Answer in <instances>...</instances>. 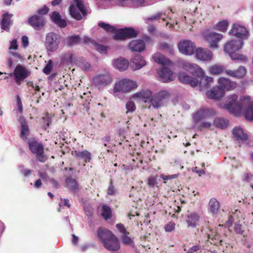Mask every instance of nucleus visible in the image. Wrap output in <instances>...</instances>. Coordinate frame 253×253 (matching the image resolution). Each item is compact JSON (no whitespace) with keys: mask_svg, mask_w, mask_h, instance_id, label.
Returning a JSON list of instances; mask_svg holds the SVG:
<instances>
[{"mask_svg":"<svg viewBox=\"0 0 253 253\" xmlns=\"http://www.w3.org/2000/svg\"><path fill=\"white\" fill-rule=\"evenodd\" d=\"M238 98L236 94L228 96L222 107L236 116L243 113L246 120L253 121V101L249 96L243 97L239 101H237Z\"/></svg>","mask_w":253,"mask_h":253,"instance_id":"f257e3e1","label":"nucleus"},{"mask_svg":"<svg viewBox=\"0 0 253 253\" xmlns=\"http://www.w3.org/2000/svg\"><path fill=\"white\" fill-rule=\"evenodd\" d=\"M97 236L107 250L117 251L120 249L119 240L111 231L101 227H99L97 230Z\"/></svg>","mask_w":253,"mask_h":253,"instance_id":"f03ea898","label":"nucleus"},{"mask_svg":"<svg viewBox=\"0 0 253 253\" xmlns=\"http://www.w3.org/2000/svg\"><path fill=\"white\" fill-rule=\"evenodd\" d=\"M243 45V42L241 40H233L227 42L224 46L225 52L229 54L231 59L234 61L239 60L245 62L247 58L241 54L236 53Z\"/></svg>","mask_w":253,"mask_h":253,"instance_id":"7ed1b4c3","label":"nucleus"},{"mask_svg":"<svg viewBox=\"0 0 253 253\" xmlns=\"http://www.w3.org/2000/svg\"><path fill=\"white\" fill-rule=\"evenodd\" d=\"M27 143L31 152L35 155L36 159L40 162H45L47 158L44 153L43 145L34 138L29 139Z\"/></svg>","mask_w":253,"mask_h":253,"instance_id":"20e7f679","label":"nucleus"},{"mask_svg":"<svg viewBox=\"0 0 253 253\" xmlns=\"http://www.w3.org/2000/svg\"><path fill=\"white\" fill-rule=\"evenodd\" d=\"M76 3L70 6V14L71 16L77 20H81L82 16L85 17L87 15V9L82 0H73Z\"/></svg>","mask_w":253,"mask_h":253,"instance_id":"39448f33","label":"nucleus"},{"mask_svg":"<svg viewBox=\"0 0 253 253\" xmlns=\"http://www.w3.org/2000/svg\"><path fill=\"white\" fill-rule=\"evenodd\" d=\"M202 36L204 40L209 44V46L211 48H217L218 46V43L223 38L222 34L211 31L208 29L203 32Z\"/></svg>","mask_w":253,"mask_h":253,"instance_id":"423d86ee","label":"nucleus"},{"mask_svg":"<svg viewBox=\"0 0 253 253\" xmlns=\"http://www.w3.org/2000/svg\"><path fill=\"white\" fill-rule=\"evenodd\" d=\"M137 87L136 83L129 79H123L116 83L114 87V91L127 92Z\"/></svg>","mask_w":253,"mask_h":253,"instance_id":"0eeeda50","label":"nucleus"},{"mask_svg":"<svg viewBox=\"0 0 253 253\" xmlns=\"http://www.w3.org/2000/svg\"><path fill=\"white\" fill-rule=\"evenodd\" d=\"M169 97L170 94L168 91L161 90L152 96L150 102L153 107L158 108L162 106Z\"/></svg>","mask_w":253,"mask_h":253,"instance_id":"6e6552de","label":"nucleus"},{"mask_svg":"<svg viewBox=\"0 0 253 253\" xmlns=\"http://www.w3.org/2000/svg\"><path fill=\"white\" fill-rule=\"evenodd\" d=\"M60 39V35L56 33L53 32L47 33L45 41V46L46 49L52 52L55 51L58 47Z\"/></svg>","mask_w":253,"mask_h":253,"instance_id":"1a4fd4ad","label":"nucleus"},{"mask_svg":"<svg viewBox=\"0 0 253 253\" xmlns=\"http://www.w3.org/2000/svg\"><path fill=\"white\" fill-rule=\"evenodd\" d=\"M137 36V33L133 28H125L116 30L114 36V39L123 41L127 39L135 38Z\"/></svg>","mask_w":253,"mask_h":253,"instance_id":"9d476101","label":"nucleus"},{"mask_svg":"<svg viewBox=\"0 0 253 253\" xmlns=\"http://www.w3.org/2000/svg\"><path fill=\"white\" fill-rule=\"evenodd\" d=\"M215 111L212 108H201L193 115V120L195 124H198L203 119L209 118L215 116Z\"/></svg>","mask_w":253,"mask_h":253,"instance_id":"9b49d317","label":"nucleus"},{"mask_svg":"<svg viewBox=\"0 0 253 253\" xmlns=\"http://www.w3.org/2000/svg\"><path fill=\"white\" fill-rule=\"evenodd\" d=\"M30 72L24 66L18 65L16 66L12 73L9 74V76H13L14 80L18 85L21 84V81L24 80L30 75Z\"/></svg>","mask_w":253,"mask_h":253,"instance_id":"f8f14e48","label":"nucleus"},{"mask_svg":"<svg viewBox=\"0 0 253 253\" xmlns=\"http://www.w3.org/2000/svg\"><path fill=\"white\" fill-rule=\"evenodd\" d=\"M28 23L34 30L40 31L44 27L46 22L43 16L34 14L29 17L28 19Z\"/></svg>","mask_w":253,"mask_h":253,"instance_id":"ddd939ff","label":"nucleus"},{"mask_svg":"<svg viewBox=\"0 0 253 253\" xmlns=\"http://www.w3.org/2000/svg\"><path fill=\"white\" fill-rule=\"evenodd\" d=\"M178 48L181 53L185 55H191L195 49V45L189 40H183L179 42Z\"/></svg>","mask_w":253,"mask_h":253,"instance_id":"4468645a","label":"nucleus"},{"mask_svg":"<svg viewBox=\"0 0 253 253\" xmlns=\"http://www.w3.org/2000/svg\"><path fill=\"white\" fill-rule=\"evenodd\" d=\"M229 34L240 39L247 38L249 36V32L247 29L238 24H233Z\"/></svg>","mask_w":253,"mask_h":253,"instance_id":"2eb2a0df","label":"nucleus"},{"mask_svg":"<svg viewBox=\"0 0 253 253\" xmlns=\"http://www.w3.org/2000/svg\"><path fill=\"white\" fill-rule=\"evenodd\" d=\"M183 69L197 77L203 75V71L197 65L184 61L181 63Z\"/></svg>","mask_w":253,"mask_h":253,"instance_id":"dca6fc26","label":"nucleus"},{"mask_svg":"<svg viewBox=\"0 0 253 253\" xmlns=\"http://www.w3.org/2000/svg\"><path fill=\"white\" fill-rule=\"evenodd\" d=\"M111 76L108 73L99 74L93 79L94 84L98 86H106L112 82Z\"/></svg>","mask_w":253,"mask_h":253,"instance_id":"f3484780","label":"nucleus"},{"mask_svg":"<svg viewBox=\"0 0 253 253\" xmlns=\"http://www.w3.org/2000/svg\"><path fill=\"white\" fill-rule=\"evenodd\" d=\"M217 82L219 87L223 90L224 93L225 90H233L237 86L236 82L224 77L219 78Z\"/></svg>","mask_w":253,"mask_h":253,"instance_id":"a211bd4d","label":"nucleus"},{"mask_svg":"<svg viewBox=\"0 0 253 253\" xmlns=\"http://www.w3.org/2000/svg\"><path fill=\"white\" fill-rule=\"evenodd\" d=\"M116 227L122 234V240L124 244L126 245H131L132 244L133 245V239L129 236V235L130 234L129 232L126 230V229L123 224H117L116 225Z\"/></svg>","mask_w":253,"mask_h":253,"instance_id":"6ab92c4d","label":"nucleus"},{"mask_svg":"<svg viewBox=\"0 0 253 253\" xmlns=\"http://www.w3.org/2000/svg\"><path fill=\"white\" fill-rule=\"evenodd\" d=\"M13 16V14L8 12L4 13L2 15V18L0 21V28L2 30L9 32L10 26L13 24V20H11Z\"/></svg>","mask_w":253,"mask_h":253,"instance_id":"aec40b11","label":"nucleus"},{"mask_svg":"<svg viewBox=\"0 0 253 253\" xmlns=\"http://www.w3.org/2000/svg\"><path fill=\"white\" fill-rule=\"evenodd\" d=\"M212 56V52L208 49L201 47L196 50V57L200 60L211 61Z\"/></svg>","mask_w":253,"mask_h":253,"instance_id":"412c9836","label":"nucleus"},{"mask_svg":"<svg viewBox=\"0 0 253 253\" xmlns=\"http://www.w3.org/2000/svg\"><path fill=\"white\" fill-rule=\"evenodd\" d=\"M157 73L161 81L164 83L169 82L174 80L173 72L168 68L164 67Z\"/></svg>","mask_w":253,"mask_h":253,"instance_id":"4be33fe9","label":"nucleus"},{"mask_svg":"<svg viewBox=\"0 0 253 253\" xmlns=\"http://www.w3.org/2000/svg\"><path fill=\"white\" fill-rule=\"evenodd\" d=\"M72 154L75 156L76 159L79 160H83L84 163H89L91 159V155L90 152L87 150H84L82 151L75 150L72 151Z\"/></svg>","mask_w":253,"mask_h":253,"instance_id":"5701e85b","label":"nucleus"},{"mask_svg":"<svg viewBox=\"0 0 253 253\" xmlns=\"http://www.w3.org/2000/svg\"><path fill=\"white\" fill-rule=\"evenodd\" d=\"M206 95L209 99L218 100L224 95V92L219 86H217L213 87L210 91H208Z\"/></svg>","mask_w":253,"mask_h":253,"instance_id":"b1692460","label":"nucleus"},{"mask_svg":"<svg viewBox=\"0 0 253 253\" xmlns=\"http://www.w3.org/2000/svg\"><path fill=\"white\" fill-rule=\"evenodd\" d=\"M178 80L181 83L189 84L193 87L197 86L198 85V79L193 78L185 73H179Z\"/></svg>","mask_w":253,"mask_h":253,"instance_id":"393cba45","label":"nucleus"},{"mask_svg":"<svg viewBox=\"0 0 253 253\" xmlns=\"http://www.w3.org/2000/svg\"><path fill=\"white\" fill-rule=\"evenodd\" d=\"M247 73V70L245 67L240 66L239 67L235 70L231 69L226 70L225 73L229 76L241 79L244 77Z\"/></svg>","mask_w":253,"mask_h":253,"instance_id":"a878e982","label":"nucleus"},{"mask_svg":"<svg viewBox=\"0 0 253 253\" xmlns=\"http://www.w3.org/2000/svg\"><path fill=\"white\" fill-rule=\"evenodd\" d=\"M197 78L200 79V81L199 80L198 84H199L201 90H205L209 88L213 82V78L205 76L204 72L202 76H198Z\"/></svg>","mask_w":253,"mask_h":253,"instance_id":"bb28decb","label":"nucleus"},{"mask_svg":"<svg viewBox=\"0 0 253 253\" xmlns=\"http://www.w3.org/2000/svg\"><path fill=\"white\" fill-rule=\"evenodd\" d=\"M200 216L196 212H192L189 214L186 219V222L188 228H196L199 224Z\"/></svg>","mask_w":253,"mask_h":253,"instance_id":"cd10ccee","label":"nucleus"},{"mask_svg":"<svg viewBox=\"0 0 253 253\" xmlns=\"http://www.w3.org/2000/svg\"><path fill=\"white\" fill-rule=\"evenodd\" d=\"M129 48L132 51L140 52L145 48V44L142 40H133L129 44Z\"/></svg>","mask_w":253,"mask_h":253,"instance_id":"c85d7f7f","label":"nucleus"},{"mask_svg":"<svg viewBox=\"0 0 253 253\" xmlns=\"http://www.w3.org/2000/svg\"><path fill=\"white\" fill-rule=\"evenodd\" d=\"M51 21L56 25L61 28H64L67 26V22L65 19L61 18V16L59 12L53 11L50 14Z\"/></svg>","mask_w":253,"mask_h":253,"instance_id":"c756f323","label":"nucleus"},{"mask_svg":"<svg viewBox=\"0 0 253 253\" xmlns=\"http://www.w3.org/2000/svg\"><path fill=\"white\" fill-rule=\"evenodd\" d=\"M152 92L150 90H142L141 91L133 94L132 98L134 99H140L146 102L147 99H150L152 97Z\"/></svg>","mask_w":253,"mask_h":253,"instance_id":"7c9ffc66","label":"nucleus"},{"mask_svg":"<svg viewBox=\"0 0 253 253\" xmlns=\"http://www.w3.org/2000/svg\"><path fill=\"white\" fill-rule=\"evenodd\" d=\"M131 67L135 70H139L146 65V61L140 54H136L131 59Z\"/></svg>","mask_w":253,"mask_h":253,"instance_id":"2f4dec72","label":"nucleus"},{"mask_svg":"<svg viewBox=\"0 0 253 253\" xmlns=\"http://www.w3.org/2000/svg\"><path fill=\"white\" fill-rule=\"evenodd\" d=\"M219 202L214 198H212L209 202V211L213 215H215L218 212L220 209Z\"/></svg>","mask_w":253,"mask_h":253,"instance_id":"473e14b6","label":"nucleus"},{"mask_svg":"<svg viewBox=\"0 0 253 253\" xmlns=\"http://www.w3.org/2000/svg\"><path fill=\"white\" fill-rule=\"evenodd\" d=\"M233 134L237 140L245 141L248 139V135L243 132L240 127H235L232 131Z\"/></svg>","mask_w":253,"mask_h":253,"instance_id":"72a5a7b5","label":"nucleus"},{"mask_svg":"<svg viewBox=\"0 0 253 253\" xmlns=\"http://www.w3.org/2000/svg\"><path fill=\"white\" fill-rule=\"evenodd\" d=\"M114 65L117 69L120 71H124L127 69L128 62L126 60L120 58L115 60Z\"/></svg>","mask_w":253,"mask_h":253,"instance_id":"f704fd0d","label":"nucleus"},{"mask_svg":"<svg viewBox=\"0 0 253 253\" xmlns=\"http://www.w3.org/2000/svg\"><path fill=\"white\" fill-rule=\"evenodd\" d=\"M66 187L72 192H75L78 189L79 185L76 179L69 177L66 179Z\"/></svg>","mask_w":253,"mask_h":253,"instance_id":"c9c22d12","label":"nucleus"},{"mask_svg":"<svg viewBox=\"0 0 253 253\" xmlns=\"http://www.w3.org/2000/svg\"><path fill=\"white\" fill-rule=\"evenodd\" d=\"M228 124L229 121L227 119L221 117L216 118L213 123L214 126L221 129H223L226 127L228 126Z\"/></svg>","mask_w":253,"mask_h":253,"instance_id":"e433bc0d","label":"nucleus"},{"mask_svg":"<svg viewBox=\"0 0 253 253\" xmlns=\"http://www.w3.org/2000/svg\"><path fill=\"white\" fill-rule=\"evenodd\" d=\"M153 59L156 63L161 65H168L170 63V60L160 53H155L153 55Z\"/></svg>","mask_w":253,"mask_h":253,"instance_id":"4c0bfd02","label":"nucleus"},{"mask_svg":"<svg viewBox=\"0 0 253 253\" xmlns=\"http://www.w3.org/2000/svg\"><path fill=\"white\" fill-rule=\"evenodd\" d=\"M81 41L79 35H74L68 37L66 39V43L68 46H72L79 43Z\"/></svg>","mask_w":253,"mask_h":253,"instance_id":"58836bf2","label":"nucleus"},{"mask_svg":"<svg viewBox=\"0 0 253 253\" xmlns=\"http://www.w3.org/2000/svg\"><path fill=\"white\" fill-rule=\"evenodd\" d=\"M225 70L223 66L217 64L211 66L209 68L210 74L213 75H219L224 72H225Z\"/></svg>","mask_w":253,"mask_h":253,"instance_id":"ea45409f","label":"nucleus"},{"mask_svg":"<svg viewBox=\"0 0 253 253\" xmlns=\"http://www.w3.org/2000/svg\"><path fill=\"white\" fill-rule=\"evenodd\" d=\"M228 26V22L227 20H223L217 23L214 26V29L216 30L224 32L226 31Z\"/></svg>","mask_w":253,"mask_h":253,"instance_id":"a19ab883","label":"nucleus"},{"mask_svg":"<svg viewBox=\"0 0 253 253\" xmlns=\"http://www.w3.org/2000/svg\"><path fill=\"white\" fill-rule=\"evenodd\" d=\"M101 215L105 220L110 219L112 217V211L111 208L107 206H103Z\"/></svg>","mask_w":253,"mask_h":253,"instance_id":"79ce46f5","label":"nucleus"},{"mask_svg":"<svg viewBox=\"0 0 253 253\" xmlns=\"http://www.w3.org/2000/svg\"><path fill=\"white\" fill-rule=\"evenodd\" d=\"M158 176H150L147 179L146 183L150 188H154L158 184L157 182Z\"/></svg>","mask_w":253,"mask_h":253,"instance_id":"37998d69","label":"nucleus"},{"mask_svg":"<svg viewBox=\"0 0 253 253\" xmlns=\"http://www.w3.org/2000/svg\"><path fill=\"white\" fill-rule=\"evenodd\" d=\"M98 26L99 27L102 28L106 32H112L115 34V32L116 31L115 28L113 26H111V25L105 23L103 22H99L98 24Z\"/></svg>","mask_w":253,"mask_h":253,"instance_id":"c03bdc74","label":"nucleus"},{"mask_svg":"<svg viewBox=\"0 0 253 253\" xmlns=\"http://www.w3.org/2000/svg\"><path fill=\"white\" fill-rule=\"evenodd\" d=\"M30 134V129L29 126L27 125L21 126V132L20 136V137L24 140H26L27 139V137Z\"/></svg>","mask_w":253,"mask_h":253,"instance_id":"a18cd8bd","label":"nucleus"},{"mask_svg":"<svg viewBox=\"0 0 253 253\" xmlns=\"http://www.w3.org/2000/svg\"><path fill=\"white\" fill-rule=\"evenodd\" d=\"M126 108L127 110L126 113L133 112L135 110L136 107L134 102L132 101H128L126 105Z\"/></svg>","mask_w":253,"mask_h":253,"instance_id":"49530a36","label":"nucleus"},{"mask_svg":"<svg viewBox=\"0 0 253 253\" xmlns=\"http://www.w3.org/2000/svg\"><path fill=\"white\" fill-rule=\"evenodd\" d=\"M234 230L237 234L246 236L245 232L243 229L242 225L239 223H235L234 227Z\"/></svg>","mask_w":253,"mask_h":253,"instance_id":"de8ad7c7","label":"nucleus"},{"mask_svg":"<svg viewBox=\"0 0 253 253\" xmlns=\"http://www.w3.org/2000/svg\"><path fill=\"white\" fill-rule=\"evenodd\" d=\"M159 48L160 49L166 50L169 53H171L172 50L171 45L166 42L160 43Z\"/></svg>","mask_w":253,"mask_h":253,"instance_id":"09e8293b","label":"nucleus"},{"mask_svg":"<svg viewBox=\"0 0 253 253\" xmlns=\"http://www.w3.org/2000/svg\"><path fill=\"white\" fill-rule=\"evenodd\" d=\"M202 246L200 245H196L190 247L187 251L186 253H194L201 250Z\"/></svg>","mask_w":253,"mask_h":253,"instance_id":"8fccbe9b","label":"nucleus"},{"mask_svg":"<svg viewBox=\"0 0 253 253\" xmlns=\"http://www.w3.org/2000/svg\"><path fill=\"white\" fill-rule=\"evenodd\" d=\"M164 228L166 232H171L175 228V223L173 222H169L165 226Z\"/></svg>","mask_w":253,"mask_h":253,"instance_id":"3c124183","label":"nucleus"},{"mask_svg":"<svg viewBox=\"0 0 253 253\" xmlns=\"http://www.w3.org/2000/svg\"><path fill=\"white\" fill-rule=\"evenodd\" d=\"M52 68V67L51 61V60H50L49 61V62L47 63V64L45 66V67L43 68V72L45 74L48 75L50 74V73H51Z\"/></svg>","mask_w":253,"mask_h":253,"instance_id":"603ef678","label":"nucleus"},{"mask_svg":"<svg viewBox=\"0 0 253 253\" xmlns=\"http://www.w3.org/2000/svg\"><path fill=\"white\" fill-rule=\"evenodd\" d=\"M116 190L114 186L113 185V181L111 180L110 184L107 189V194L109 195H114L115 193Z\"/></svg>","mask_w":253,"mask_h":253,"instance_id":"864d4df0","label":"nucleus"},{"mask_svg":"<svg viewBox=\"0 0 253 253\" xmlns=\"http://www.w3.org/2000/svg\"><path fill=\"white\" fill-rule=\"evenodd\" d=\"M160 177L165 181H167L171 179H174L176 178L177 177V174H172V175H166L164 174H161L160 175ZM164 183H166V181H164Z\"/></svg>","mask_w":253,"mask_h":253,"instance_id":"5fc2aeb1","label":"nucleus"},{"mask_svg":"<svg viewBox=\"0 0 253 253\" xmlns=\"http://www.w3.org/2000/svg\"><path fill=\"white\" fill-rule=\"evenodd\" d=\"M17 104L18 106V112L20 113H22L23 112V105L19 96H17Z\"/></svg>","mask_w":253,"mask_h":253,"instance_id":"6e6d98bb","label":"nucleus"},{"mask_svg":"<svg viewBox=\"0 0 253 253\" xmlns=\"http://www.w3.org/2000/svg\"><path fill=\"white\" fill-rule=\"evenodd\" d=\"M49 8L46 6H44L42 8L39 9L38 10V13L39 14L44 15L48 13L49 11Z\"/></svg>","mask_w":253,"mask_h":253,"instance_id":"4d7b16f0","label":"nucleus"},{"mask_svg":"<svg viewBox=\"0 0 253 253\" xmlns=\"http://www.w3.org/2000/svg\"><path fill=\"white\" fill-rule=\"evenodd\" d=\"M22 45L24 47H27L29 45L28 38L26 36H23L22 37Z\"/></svg>","mask_w":253,"mask_h":253,"instance_id":"13d9d810","label":"nucleus"},{"mask_svg":"<svg viewBox=\"0 0 253 253\" xmlns=\"http://www.w3.org/2000/svg\"><path fill=\"white\" fill-rule=\"evenodd\" d=\"M18 48V45H17V42L16 39L13 40L10 42V46L9 47V49H14L16 50Z\"/></svg>","mask_w":253,"mask_h":253,"instance_id":"bf43d9fd","label":"nucleus"},{"mask_svg":"<svg viewBox=\"0 0 253 253\" xmlns=\"http://www.w3.org/2000/svg\"><path fill=\"white\" fill-rule=\"evenodd\" d=\"M82 41L83 43L84 44H92L93 43V41L91 40V39L88 37H84Z\"/></svg>","mask_w":253,"mask_h":253,"instance_id":"052dcab7","label":"nucleus"},{"mask_svg":"<svg viewBox=\"0 0 253 253\" xmlns=\"http://www.w3.org/2000/svg\"><path fill=\"white\" fill-rule=\"evenodd\" d=\"M39 175L40 177L43 179V180H47L48 178V176L46 172L42 171H39Z\"/></svg>","mask_w":253,"mask_h":253,"instance_id":"680f3d73","label":"nucleus"},{"mask_svg":"<svg viewBox=\"0 0 253 253\" xmlns=\"http://www.w3.org/2000/svg\"><path fill=\"white\" fill-rule=\"evenodd\" d=\"M19 121L21 124V126L27 125V121L23 116H20L19 118Z\"/></svg>","mask_w":253,"mask_h":253,"instance_id":"e2e57ef3","label":"nucleus"},{"mask_svg":"<svg viewBox=\"0 0 253 253\" xmlns=\"http://www.w3.org/2000/svg\"><path fill=\"white\" fill-rule=\"evenodd\" d=\"M85 212L87 216L91 217L93 214V210L91 208H86L85 209Z\"/></svg>","mask_w":253,"mask_h":253,"instance_id":"0e129e2a","label":"nucleus"},{"mask_svg":"<svg viewBox=\"0 0 253 253\" xmlns=\"http://www.w3.org/2000/svg\"><path fill=\"white\" fill-rule=\"evenodd\" d=\"M211 126V124L210 122H204L201 123L199 126L201 127L210 128Z\"/></svg>","mask_w":253,"mask_h":253,"instance_id":"69168bd1","label":"nucleus"},{"mask_svg":"<svg viewBox=\"0 0 253 253\" xmlns=\"http://www.w3.org/2000/svg\"><path fill=\"white\" fill-rule=\"evenodd\" d=\"M234 221V219L233 216L230 215L228 221L226 223V225L230 227L232 225Z\"/></svg>","mask_w":253,"mask_h":253,"instance_id":"338daca9","label":"nucleus"},{"mask_svg":"<svg viewBox=\"0 0 253 253\" xmlns=\"http://www.w3.org/2000/svg\"><path fill=\"white\" fill-rule=\"evenodd\" d=\"M98 50L102 53H106L107 51V47L103 45H99L98 46Z\"/></svg>","mask_w":253,"mask_h":253,"instance_id":"774afa93","label":"nucleus"}]
</instances>
